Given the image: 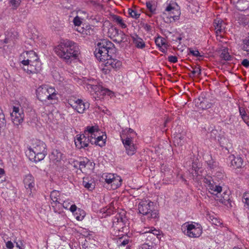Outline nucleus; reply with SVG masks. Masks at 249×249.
I'll return each mask as SVG.
<instances>
[{
    "mask_svg": "<svg viewBox=\"0 0 249 249\" xmlns=\"http://www.w3.org/2000/svg\"><path fill=\"white\" fill-rule=\"evenodd\" d=\"M116 52V49L113 43L102 39L97 44L94 54L98 60L104 62L105 67L118 69L121 66L122 62L115 58Z\"/></svg>",
    "mask_w": 249,
    "mask_h": 249,
    "instance_id": "nucleus-1",
    "label": "nucleus"
},
{
    "mask_svg": "<svg viewBox=\"0 0 249 249\" xmlns=\"http://www.w3.org/2000/svg\"><path fill=\"white\" fill-rule=\"evenodd\" d=\"M55 53L64 61L71 63L76 59L80 54V49L77 44L70 40H64L54 48Z\"/></svg>",
    "mask_w": 249,
    "mask_h": 249,
    "instance_id": "nucleus-2",
    "label": "nucleus"
},
{
    "mask_svg": "<svg viewBox=\"0 0 249 249\" xmlns=\"http://www.w3.org/2000/svg\"><path fill=\"white\" fill-rule=\"evenodd\" d=\"M138 209L139 213L146 215L148 218H156L158 217L159 213L155 210L154 202L149 200H142L139 204Z\"/></svg>",
    "mask_w": 249,
    "mask_h": 249,
    "instance_id": "nucleus-3",
    "label": "nucleus"
},
{
    "mask_svg": "<svg viewBox=\"0 0 249 249\" xmlns=\"http://www.w3.org/2000/svg\"><path fill=\"white\" fill-rule=\"evenodd\" d=\"M202 229L198 223H184L181 227V230L185 235L191 238L199 237L201 233Z\"/></svg>",
    "mask_w": 249,
    "mask_h": 249,
    "instance_id": "nucleus-4",
    "label": "nucleus"
},
{
    "mask_svg": "<svg viewBox=\"0 0 249 249\" xmlns=\"http://www.w3.org/2000/svg\"><path fill=\"white\" fill-rule=\"evenodd\" d=\"M68 104L79 113H83L87 108H89V104L84 103L82 99L71 98L68 100Z\"/></svg>",
    "mask_w": 249,
    "mask_h": 249,
    "instance_id": "nucleus-5",
    "label": "nucleus"
},
{
    "mask_svg": "<svg viewBox=\"0 0 249 249\" xmlns=\"http://www.w3.org/2000/svg\"><path fill=\"white\" fill-rule=\"evenodd\" d=\"M39 59L37 53L31 50L23 52L20 56V63L22 65H26L29 63H32Z\"/></svg>",
    "mask_w": 249,
    "mask_h": 249,
    "instance_id": "nucleus-6",
    "label": "nucleus"
},
{
    "mask_svg": "<svg viewBox=\"0 0 249 249\" xmlns=\"http://www.w3.org/2000/svg\"><path fill=\"white\" fill-rule=\"evenodd\" d=\"M22 70L28 74H33L38 73L41 70V63L40 60L32 63H29L26 65H22Z\"/></svg>",
    "mask_w": 249,
    "mask_h": 249,
    "instance_id": "nucleus-7",
    "label": "nucleus"
},
{
    "mask_svg": "<svg viewBox=\"0 0 249 249\" xmlns=\"http://www.w3.org/2000/svg\"><path fill=\"white\" fill-rule=\"evenodd\" d=\"M91 138L89 136H86L85 134H78L74 139L76 147L78 149L84 148L89 146L90 143Z\"/></svg>",
    "mask_w": 249,
    "mask_h": 249,
    "instance_id": "nucleus-8",
    "label": "nucleus"
},
{
    "mask_svg": "<svg viewBox=\"0 0 249 249\" xmlns=\"http://www.w3.org/2000/svg\"><path fill=\"white\" fill-rule=\"evenodd\" d=\"M11 120L15 125L18 126L24 120V114L22 111L19 112L18 107H13V112L11 113Z\"/></svg>",
    "mask_w": 249,
    "mask_h": 249,
    "instance_id": "nucleus-9",
    "label": "nucleus"
},
{
    "mask_svg": "<svg viewBox=\"0 0 249 249\" xmlns=\"http://www.w3.org/2000/svg\"><path fill=\"white\" fill-rule=\"evenodd\" d=\"M215 199L220 203L225 205L228 208L233 207V203L230 199V194L227 192L224 191L222 194L221 193H216L215 194Z\"/></svg>",
    "mask_w": 249,
    "mask_h": 249,
    "instance_id": "nucleus-10",
    "label": "nucleus"
},
{
    "mask_svg": "<svg viewBox=\"0 0 249 249\" xmlns=\"http://www.w3.org/2000/svg\"><path fill=\"white\" fill-rule=\"evenodd\" d=\"M122 142L125 148L126 154L128 156L133 155L136 152L137 147L134 144L131 138L128 136L125 139L121 138Z\"/></svg>",
    "mask_w": 249,
    "mask_h": 249,
    "instance_id": "nucleus-11",
    "label": "nucleus"
},
{
    "mask_svg": "<svg viewBox=\"0 0 249 249\" xmlns=\"http://www.w3.org/2000/svg\"><path fill=\"white\" fill-rule=\"evenodd\" d=\"M227 160L229 162V166L233 169L241 168L243 166L244 161L240 156L236 157L234 155H231Z\"/></svg>",
    "mask_w": 249,
    "mask_h": 249,
    "instance_id": "nucleus-12",
    "label": "nucleus"
},
{
    "mask_svg": "<svg viewBox=\"0 0 249 249\" xmlns=\"http://www.w3.org/2000/svg\"><path fill=\"white\" fill-rule=\"evenodd\" d=\"M49 91L50 88H48L46 86L39 87L36 90L37 99L42 102L47 101Z\"/></svg>",
    "mask_w": 249,
    "mask_h": 249,
    "instance_id": "nucleus-13",
    "label": "nucleus"
},
{
    "mask_svg": "<svg viewBox=\"0 0 249 249\" xmlns=\"http://www.w3.org/2000/svg\"><path fill=\"white\" fill-rule=\"evenodd\" d=\"M23 183L26 190L31 195L32 190L35 188V179L34 177L30 174L26 175L23 179Z\"/></svg>",
    "mask_w": 249,
    "mask_h": 249,
    "instance_id": "nucleus-14",
    "label": "nucleus"
},
{
    "mask_svg": "<svg viewBox=\"0 0 249 249\" xmlns=\"http://www.w3.org/2000/svg\"><path fill=\"white\" fill-rule=\"evenodd\" d=\"M196 107L202 109H207L211 107L212 104L209 100L202 96H200L195 100Z\"/></svg>",
    "mask_w": 249,
    "mask_h": 249,
    "instance_id": "nucleus-15",
    "label": "nucleus"
},
{
    "mask_svg": "<svg viewBox=\"0 0 249 249\" xmlns=\"http://www.w3.org/2000/svg\"><path fill=\"white\" fill-rule=\"evenodd\" d=\"M18 33L14 30H10L6 34V37L4 42L8 43L11 45H15L16 39L18 38Z\"/></svg>",
    "mask_w": 249,
    "mask_h": 249,
    "instance_id": "nucleus-16",
    "label": "nucleus"
},
{
    "mask_svg": "<svg viewBox=\"0 0 249 249\" xmlns=\"http://www.w3.org/2000/svg\"><path fill=\"white\" fill-rule=\"evenodd\" d=\"M29 150L30 153L32 154L47 152L46 144L41 141L37 142L35 145L32 148H29Z\"/></svg>",
    "mask_w": 249,
    "mask_h": 249,
    "instance_id": "nucleus-17",
    "label": "nucleus"
},
{
    "mask_svg": "<svg viewBox=\"0 0 249 249\" xmlns=\"http://www.w3.org/2000/svg\"><path fill=\"white\" fill-rule=\"evenodd\" d=\"M236 3V8L241 11H244L249 8V1L247 0H231Z\"/></svg>",
    "mask_w": 249,
    "mask_h": 249,
    "instance_id": "nucleus-18",
    "label": "nucleus"
},
{
    "mask_svg": "<svg viewBox=\"0 0 249 249\" xmlns=\"http://www.w3.org/2000/svg\"><path fill=\"white\" fill-rule=\"evenodd\" d=\"M165 11L168 12L170 15V18L174 20H177L179 19L180 15V12L173 7L171 4H169L165 8Z\"/></svg>",
    "mask_w": 249,
    "mask_h": 249,
    "instance_id": "nucleus-19",
    "label": "nucleus"
},
{
    "mask_svg": "<svg viewBox=\"0 0 249 249\" xmlns=\"http://www.w3.org/2000/svg\"><path fill=\"white\" fill-rule=\"evenodd\" d=\"M112 40L117 43L121 44L123 42H127V37L123 31H121Z\"/></svg>",
    "mask_w": 249,
    "mask_h": 249,
    "instance_id": "nucleus-20",
    "label": "nucleus"
},
{
    "mask_svg": "<svg viewBox=\"0 0 249 249\" xmlns=\"http://www.w3.org/2000/svg\"><path fill=\"white\" fill-rule=\"evenodd\" d=\"M63 154L57 149H54L52 152L51 159L53 162H59L62 160Z\"/></svg>",
    "mask_w": 249,
    "mask_h": 249,
    "instance_id": "nucleus-21",
    "label": "nucleus"
},
{
    "mask_svg": "<svg viewBox=\"0 0 249 249\" xmlns=\"http://www.w3.org/2000/svg\"><path fill=\"white\" fill-rule=\"evenodd\" d=\"M133 43L137 48L143 49L145 46L144 41L142 38L140 37L137 35L132 36Z\"/></svg>",
    "mask_w": 249,
    "mask_h": 249,
    "instance_id": "nucleus-22",
    "label": "nucleus"
},
{
    "mask_svg": "<svg viewBox=\"0 0 249 249\" xmlns=\"http://www.w3.org/2000/svg\"><path fill=\"white\" fill-rule=\"evenodd\" d=\"M239 112L243 122L249 127V116L247 114L245 108L239 106Z\"/></svg>",
    "mask_w": 249,
    "mask_h": 249,
    "instance_id": "nucleus-23",
    "label": "nucleus"
},
{
    "mask_svg": "<svg viewBox=\"0 0 249 249\" xmlns=\"http://www.w3.org/2000/svg\"><path fill=\"white\" fill-rule=\"evenodd\" d=\"M144 233L146 236L145 242L147 244H149V245L152 244L153 247H154L158 241L157 238L154 237V235H152L151 233H148L147 231H145Z\"/></svg>",
    "mask_w": 249,
    "mask_h": 249,
    "instance_id": "nucleus-24",
    "label": "nucleus"
},
{
    "mask_svg": "<svg viewBox=\"0 0 249 249\" xmlns=\"http://www.w3.org/2000/svg\"><path fill=\"white\" fill-rule=\"evenodd\" d=\"M90 143L92 144H95L100 147H103L105 145L106 139H104L102 136H98L96 138H91Z\"/></svg>",
    "mask_w": 249,
    "mask_h": 249,
    "instance_id": "nucleus-25",
    "label": "nucleus"
},
{
    "mask_svg": "<svg viewBox=\"0 0 249 249\" xmlns=\"http://www.w3.org/2000/svg\"><path fill=\"white\" fill-rule=\"evenodd\" d=\"M47 155V152L39 153L38 154L30 153V160H33L35 162H39L43 160L45 156Z\"/></svg>",
    "mask_w": 249,
    "mask_h": 249,
    "instance_id": "nucleus-26",
    "label": "nucleus"
},
{
    "mask_svg": "<svg viewBox=\"0 0 249 249\" xmlns=\"http://www.w3.org/2000/svg\"><path fill=\"white\" fill-rule=\"evenodd\" d=\"M215 29L216 30V33L218 34L224 31L225 27L224 23L222 20H214V22Z\"/></svg>",
    "mask_w": 249,
    "mask_h": 249,
    "instance_id": "nucleus-27",
    "label": "nucleus"
},
{
    "mask_svg": "<svg viewBox=\"0 0 249 249\" xmlns=\"http://www.w3.org/2000/svg\"><path fill=\"white\" fill-rule=\"evenodd\" d=\"M57 93L53 88H50V91L47 100L50 101L51 103H55L58 101Z\"/></svg>",
    "mask_w": 249,
    "mask_h": 249,
    "instance_id": "nucleus-28",
    "label": "nucleus"
},
{
    "mask_svg": "<svg viewBox=\"0 0 249 249\" xmlns=\"http://www.w3.org/2000/svg\"><path fill=\"white\" fill-rule=\"evenodd\" d=\"M111 18L112 20L114 22L116 23L122 28L124 29L126 27V25L120 16L116 15H113L111 16Z\"/></svg>",
    "mask_w": 249,
    "mask_h": 249,
    "instance_id": "nucleus-29",
    "label": "nucleus"
},
{
    "mask_svg": "<svg viewBox=\"0 0 249 249\" xmlns=\"http://www.w3.org/2000/svg\"><path fill=\"white\" fill-rule=\"evenodd\" d=\"M206 187L208 190L213 191V192L211 193L214 195L216 193H221L222 192V187L213 184V182H211L210 185L206 186ZM209 192H211L210 191H209Z\"/></svg>",
    "mask_w": 249,
    "mask_h": 249,
    "instance_id": "nucleus-30",
    "label": "nucleus"
},
{
    "mask_svg": "<svg viewBox=\"0 0 249 249\" xmlns=\"http://www.w3.org/2000/svg\"><path fill=\"white\" fill-rule=\"evenodd\" d=\"M130 242L129 237L126 234H124L118 238L117 244L120 246H125Z\"/></svg>",
    "mask_w": 249,
    "mask_h": 249,
    "instance_id": "nucleus-31",
    "label": "nucleus"
},
{
    "mask_svg": "<svg viewBox=\"0 0 249 249\" xmlns=\"http://www.w3.org/2000/svg\"><path fill=\"white\" fill-rule=\"evenodd\" d=\"M174 142L175 144L178 146H181L184 142V136L180 133H177L174 134Z\"/></svg>",
    "mask_w": 249,
    "mask_h": 249,
    "instance_id": "nucleus-32",
    "label": "nucleus"
},
{
    "mask_svg": "<svg viewBox=\"0 0 249 249\" xmlns=\"http://www.w3.org/2000/svg\"><path fill=\"white\" fill-rule=\"evenodd\" d=\"M122 179L119 176H114L112 181L111 189L115 190L119 187L122 184Z\"/></svg>",
    "mask_w": 249,
    "mask_h": 249,
    "instance_id": "nucleus-33",
    "label": "nucleus"
},
{
    "mask_svg": "<svg viewBox=\"0 0 249 249\" xmlns=\"http://www.w3.org/2000/svg\"><path fill=\"white\" fill-rule=\"evenodd\" d=\"M98 131V126H88L86 127L84 134H85L86 136H89V134H90V136L89 138H93V135L95 136L94 132Z\"/></svg>",
    "mask_w": 249,
    "mask_h": 249,
    "instance_id": "nucleus-34",
    "label": "nucleus"
},
{
    "mask_svg": "<svg viewBox=\"0 0 249 249\" xmlns=\"http://www.w3.org/2000/svg\"><path fill=\"white\" fill-rule=\"evenodd\" d=\"M121 31V30H120L116 27L111 26L108 29L107 32L108 36L111 39L113 40Z\"/></svg>",
    "mask_w": 249,
    "mask_h": 249,
    "instance_id": "nucleus-35",
    "label": "nucleus"
},
{
    "mask_svg": "<svg viewBox=\"0 0 249 249\" xmlns=\"http://www.w3.org/2000/svg\"><path fill=\"white\" fill-rule=\"evenodd\" d=\"M242 49L244 51L246 52L244 55L246 57L249 58V37L246 38L243 41Z\"/></svg>",
    "mask_w": 249,
    "mask_h": 249,
    "instance_id": "nucleus-36",
    "label": "nucleus"
},
{
    "mask_svg": "<svg viewBox=\"0 0 249 249\" xmlns=\"http://www.w3.org/2000/svg\"><path fill=\"white\" fill-rule=\"evenodd\" d=\"M220 56V58L226 61L231 60V56L228 53V49L227 48H224L221 50Z\"/></svg>",
    "mask_w": 249,
    "mask_h": 249,
    "instance_id": "nucleus-37",
    "label": "nucleus"
},
{
    "mask_svg": "<svg viewBox=\"0 0 249 249\" xmlns=\"http://www.w3.org/2000/svg\"><path fill=\"white\" fill-rule=\"evenodd\" d=\"M243 202L244 203L245 210L249 213V193H245L243 197Z\"/></svg>",
    "mask_w": 249,
    "mask_h": 249,
    "instance_id": "nucleus-38",
    "label": "nucleus"
},
{
    "mask_svg": "<svg viewBox=\"0 0 249 249\" xmlns=\"http://www.w3.org/2000/svg\"><path fill=\"white\" fill-rule=\"evenodd\" d=\"M73 214L77 220L82 221L86 216V213L84 210L79 208Z\"/></svg>",
    "mask_w": 249,
    "mask_h": 249,
    "instance_id": "nucleus-39",
    "label": "nucleus"
},
{
    "mask_svg": "<svg viewBox=\"0 0 249 249\" xmlns=\"http://www.w3.org/2000/svg\"><path fill=\"white\" fill-rule=\"evenodd\" d=\"M124 221L125 217L124 215L120 213H117L113 219V225L116 223H124Z\"/></svg>",
    "mask_w": 249,
    "mask_h": 249,
    "instance_id": "nucleus-40",
    "label": "nucleus"
},
{
    "mask_svg": "<svg viewBox=\"0 0 249 249\" xmlns=\"http://www.w3.org/2000/svg\"><path fill=\"white\" fill-rule=\"evenodd\" d=\"M59 196V192L56 190H53L51 192L50 194V198L53 200V202L55 203H61L58 200V197Z\"/></svg>",
    "mask_w": 249,
    "mask_h": 249,
    "instance_id": "nucleus-41",
    "label": "nucleus"
},
{
    "mask_svg": "<svg viewBox=\"0 0 249 249\" xmlns=\"http://www.w3.org/2000/svg\"><path fill=\"white\" fill-rule=\"evenodd\" d=\"M83 184L86 188L89 189V190H92L94 188V183H89L88 181L87 178H83Z\"/></svg>",
    "mask_w": 249,
    "mask_h": 249,
    "instance_id": "nucleus-42",
    "label": "nucleus"
},
{
    "mask_svg": "<svg viewBox=\"0 0 249 249\" xmlns=\"http://www.w3.org/2000/svg\"><path fill=\"white\" fill-rule=\"evenodd\" d=\"M146 5L147 8L152 14H154L156 13V6L155 4H152V1H146Z\"/></svg>",
    "mask_w": 249,
    "mask_h": 249,
    "instance_id": "nucleus-43",
    "label": "nucleus"
},
{
    "mask_svg": "<svg viewBox=\"0 0 249 249\" xmlns=\"http://www.w3.org/2000/svg\"><path fill=\"white\" fill-rule=\"evenodd\" d=\"M147 231L148 233H151L152 235H154V237H156L158 239V241L161 238L160 231L159 230L154 228Z\"/></svg>",
    "mask_w": 249,
    "mask_h": 249,
    "instance_id": "nucleus-44",
    "label": "nucleus"
},
{
    "mask_svg": "<svg viewBox=\"0 0 249 249\" xmlns=\"http://www.w3.org/2000/svg\"><path fill=\"white\" fill-rule=\"evenodd\" d=\"M155 43L158 47L165 46V39L161 36H159L155 39Z\"/></svg>",
    "mask_w": 249,
    "mask_h": 249,
    "instance_id": "nucleus-45",
    "label": "nucleus"
},
{
    "mask_svg": "<svg viewBox=\"0 0 249 249\" xmlns=\"http://www.w3.org/2000/svg\"><path fill=\"white\" fill-rule=\"evenodd\" d=\"M115 175L112 174H108L105 175V182L108 184V185H111L112 184V181L114 178Z\"/></svg>",
    "mask_w": 249,
    "mask_h": 249,
    "instance_id": "nucleus-46",
    "label": "nucleus"
},
{
    "mask_svg": "<svg viewBox=\"0 0 249 249\" xmlns=\"http://www.w3.org/2000/svg\"><path fill=\"white\" fill-rule=\"evenodd\" d=\"M188 50L189 52L188 54H192L195 57H202L203 55H201L198 50H193L192 48H189Z\"/></svg>",
    "mask_w": 249,
    "mask_h": 249,
    "instance_id": "nucleus-47",
    "label": "nucleus"
},
{
    "mask_svg": "<svg viewBox=\"0 0 249 249\" xmlns=\"http://www.w3.org/2000/svg\"><path fill=\"white\" fill-rule=\"evenodd\" d=\"M128 13L130 17L135 19H138V18H139L140 16V14L137 13L136 11L130 8L128 9Z\"/></svg>",
    "mask_w": 249,
    "mask_h": 249,
    "instance_id": "nucleus-48",
    "label": "nucleus"
},
{
    "mask_svg": "<svg viewBox=\"0 0 249 249\" xmlns=\"http://www.w3.org/2000/svg\"><path fill=\"white\" fill-rule=\"evenodd\" d=\"M76 163L79 165V168L78 169L81 170L82 167H86V165H87L88 162H87V158L83 159V160L78 161L76 160Z\"/></svg>",
    "mask_w": 249,
    "mask_h": 249,
    "instance_id": "nucleus-49",
    "label": "nucleus"
},
{
    "mask_svg": "<svg viewBox=\"0 0 249 249\" xmlns=\"http://www.w3.org/2000/svg\"><path fill=\"white\" fill-rule=\"evenodd\" d=\"M208 166L210 169H213L215 168L217 166V162L213 159H211L207 161Z\"/></svg>",
    "mask_w": 249,
    "mask_h": 249,
    "instance_id": "nucleus-50",
    "label": "nucleus"
},
{
    "mask_svg": "<svg viewBox=\"0 0 249 249\" xmlns=\"http://www.w3.org/2000/svg\"><path fill=\"white\" fill-rule=\"evenodd\" d=\"M20 0H10V3L14 9H17L20 3Z\"/></svg>",
    "mask_w": 249,
    "mask_h": 249,
    "instance_id": "nucleus-51",
    "label": "nucleus"
},
{
    "mask_svg": "<svg viewBox=\"0 0 249 249\" xmlns=\"http://www.w3.org/2000/svg\"><path fill=\"white\" fill-rule=\"evenodd\" d=\"M238 118L235 116L231 115L229 116V119L228 120V124H233L234 122H237Z\"/></svg>",
    "mask_w": 249,
    "mask_h": 249,
    "instance_id": "nucleus-52",
    "label": "nucleus"
},
{
    "mask_svg": "<svg viewBox=\"0 0 249 249\" xmlns=\"http://www.w3.org/2000/svg\"><path fill=\"white\" fill-rule=\"evenodd\" d=\"M73 22L75 26H79L82 24L81 18L77 16L74 18Z\"/></svg>",
    "mask_w": 249,
    "mask_h": 249,
    "instance_id": "nucleus-53",
    "label": "nucleus"
},
{
    "mask_svg": "<svg viewBox=\"0 0 249 249\" xmlns=\"http://www.w3.org/2000/svg\"><path fill=\"white\" fill-rule=\"evenodd\" d=\"M196 70H194L191 71V75L190 77L195 76L197 74V76H199L201 74V69L199 67L196 68Z\"/></svg>",
    "mask_w": 249,
    "mask_h": 249,
    "instance_id": "nucleus-54",
    "label": "nucleus"
},
{
    "mask_svg": "<svg viewBox=\"0 0 249 249\" xmlns=\"http://www.w3.org/2000/svg\"><path fill=\"white\" fill-rule=\"evenodd\" d=\"M199 168H197V167H195L194 166V165H193V167H192V171L191 172V173L192 174V175L194 177H198L199 174H198V171L199 170Z\"/></svg>",
    "mask_w": 249,
    "mask_h": 249,
    "instance_id": "nucleus-55",
    "label": "nucleus"
},
{
    "mask_svg": "<svg viewBox=\"0 0 249 249\" xmlns=\"http://www.w3.org/2000/svg\"><path fill=\"white\" fill-rule=\"evenodd\" d=\"M168 60L173 63H175L178 62V58L176 56L170 55L168 56Z\"/></svg>",
    "mask_w": 249,
    "mask_h": 249,
    "instance_id": "nucleus-56",
    "label": "nucleus"
},
{
    "mask_svg": "<svg viewBox=\"0 0 249 249\" xmlns=\"http://www.w3.org/2000/svg\"><path fill=\"white\" fill-rule=\"evenodd\" d=\"M154 247H153V245H152V244L149 245V244H147L146 242L142 244L141 246L142 249H152Z\"/></svg>",
    "mask_w": 249,
    "mask_h": 249,
    "instance_id": "nucleus-57",
    "label": "nucleus"
},
{
    "mask_svg": "<svg viewBox=\"0 0 249 249\" xmlns=\"http://www.w3.org/2000/svg\"><path fill=\"white\" fill-rule=\"evenodd\" d=\"M87 88L88 89H91L95 91H96L97 89H99V88L97 87V85H94V84H92V83H89L88 84Z\"/></svg>",
    "mask_w": 249,
    "mask_h": 249,
    "instance_id": "nucleus-58",
    "label": "nucleus"
},
{
    "mask_svg": "<svg viewBox=\"0 0 249 249\" xmlns=\"http://www.w3.org/2000/svg\"><path fill=\"white\" fill-rule=\"evenodd\" d=\"M203 182L206 184V186H207V185H210V184L211 183V182H213V180L211 178H203Z\"/></svg>",
    "mask_w": 249,
    "mask_h": 249,
    "instance_id": "nucleus-59",
    "label": "nucleus"
},
{
    "mask_svg": "<svg viewBox=\"0 0 249 249\" xmlns=\"http://www.w3.org/2000/svg\"><path fill=\"white\" fill-rule=\"evenodd\" d=\"M241 64L246 68L249 67V60L247 59H244L242 60Z\"/></svg>",
    "mask_w": 249,
    "mask_h": 249,
    "instance_id": "nucleus-60",
    "label": "nucleus"
},
{
    "mask_svg": "<svg viewBox=\"0 0 249 249\" xmlns=\"http://www.w3.org/2000/svg\"><path fill=\"white\" fill-rule=\"evenodd\" d=\"M169 169L166 165H162L161 167V172L165 175L166 172H169Z\"/></svg>",
    "mask_w": 249,
    "mask_h": 249,
    "instance_id": "nucleus-61",
    "label": "nucleus"
},
{
    "mask_svg": "<svg viewBox=\"0 0 249 249\" xmlns=\"http://www.w3.org/2000/svg\"><path fill=\"white\" fill-rule=\"evenodd\" d=\"M6 247L9 249H16V247L15 248L13 243L11 241H8L6 244Z\"/></svg>",
    "mask_w": 249,
    "mask_h": 249,
    "instance_id": "nucleus-62",
    "label": "nucleus"
},
{
    "mask_svg": "<svg viewBox=\"0 0 249 249\" xmlns=\"http://www.w3.org/2000/svg\"><path fill=\"white\" fill-rule=\"evenodd\" d=\"M69 210L73 214L78 210V209L76 206L75 204H73L71 206Z\"/></svg>",
    "mask_w": 249,
    "mask_h": 249,
    "instance_id": "nucleus-63",
    "label": "nucleus"
},
{
    "mask_svg": "<svg viewBox=\"0 0 249 249\" xmlns=\"http://www.w3.org/2000/svg\"><path fill=\"white\" fill-rule=\"evenodd\" d=\"M102 71H103V72L104 73H105L106 74H107L110 71V68L109 67H105V68L103 69Z\"/></svg>",
    "mask_w": 249,
    "mask_h": 249,
    "instance_id": "nucleus-64",
    "label": "nucleus"
}]
</instances>
